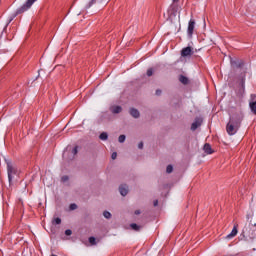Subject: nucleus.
Returning <instances> with one entry per match:
<instances>
[{"instance_id": "nucleus-23", "label": "nucleus", "mask_w": 256, "mask_h": 256, "mask_svg": "<svg viewBox=\"0 0 256 256\" xmlns=\"http://www.w3.org/2000/svg\"><path fill=\"white\" fill-rule=\"evenodd\" d=\"M78 149H79L78 146L74 147L73 150H72V154H73V155H77V153H79V150H78Z\"/></svg>"}, {"instance_id": "nucleus-8", "label": "nucleus", "mask_w": 256, "mask_h": 256, "mask_svg": "<svg viewBox=\"0 0 256 256\" xmlns=\"http://www.w3.org/2000/svg\"><path fill=\"white\" fill-rule=\"evenodd\" d=\"M237 233H238L237 225H234L231 233L226 236V239H233V237H236Z\"/></svg>"}, {"instance_id": "nucleus-27", "label": "nucleus", "mask_w": 256, "mask_h": 256, "mask_svg": "<svg viewBox=\"0 0 256 256\" xmlns=\"http://www.w3.org/2000/svg\"><path fill=\"white\" fill-rule=\"evenodd\" d=\"M111 158L113 160L117 159V152H113L112 155H111Z\"/></svg>"}, {"instance_id": "nucleus-17", "label": "nucleus", "mask_w": 256, "mask_h": 256, "mask_svg": "<svg viewBox=\"0 0 256 256\" xmlns=\"http://www.w3.org/2000/svg\"><path fill=\"white\" fill-rule=\"evenodd\" d=\"M89 243H90L91 245H97V240L95 239V237L91 236V237L89 238Z\"/></svg>"}, {"instance_id": "nucleus-29", "label": "nucleus", "mask_w": 256, "mask_h": 256, "mask_svg": "<svg viewBox=\"0 0 256 256\" xmlns=\"http://www.w3.org/2000/svg\"><path fill=\"white\" fill-rule=\"evenodd\" d=\"M134 213L135 215H141V210H136Z\"/></svg>"}, {"instance_id": "nucleus-32", "label": "nucleus", "mask_w": 256, "mask_h": 256, "mask_svg": "<svg viewBox=\"0 0 256 256\" xmlns=\"http://www.w3.org/2000/svg\"><path fill=\"white\" fill-rule=\"evenodd\" d=\"M238 67H243V63H239V64H238Z\"/></svg>"}, {"instance_id": "nucleus-2", "label": "nucleus", "mask_w": 256, "mask_h": 256, "mask_svg": "<svg viewBox=\"0 0 256 256\" xmlns=\"http://www.w3.org/2000/svg\"><path fill=\"white\" fill-rule=\"evenodd\" d=\"M7 173L9 183H11L13 181V177H15V175H17L19 171L17 170V167L13 165V163L7 162Z\"/></svg>"}, {"instance_id": "nucleus-28", "label": "nucleus", "mask_w": 256, "mask_h": 256, "mask_svg": "<svg viewBox=\"0 0 256 256\" xmlns=\"http://www.w3.org/2000/svg\"><path fill=\"white\" fill-rule=\"evenodd\" d=\"M138 149H143V142H140V143L138 144Z\"/></svg>"}, {"instance_id": "nucleus-20", "label": "nucleus", "mask_w": 256, "mask_h": 256, "mask_svg": "<svg viewBox=\"0 0 256 256\" xmlns=\"http://www.w3.org/2000/svg\"><path fill=\"white\" fill-rule=\"evenodd\" d=\"M61 181L62 183H67V181H69V176L67 175L62 176Z\"/></svg>"}, {"instance_id": "nucleus-12", "label": "nucleus", "mask_w": 256, "mask_h": 256, "mask_svg": "<svg viewBox=\"0 0 256 256\" xmlns=\"http://www.w3.org/2000/svg\"><path fill=\"white\" fill-rule=\"evenodd\" d=\"M110 111L114 114H117V113H121V111H123V108H121V106H112L110 108Z\"/></svg>"}, {"instance_id": "nucleus-15", "label": "nucleus", "mask_w": 256, "mask_h": 256, "mask_svg": "<svg viewBox=\"0 0 256 256\" xmlns=\"http://www.w3.org/2000/svg\"><path fill=\"white\" fill-rule=\"evenodd\" d=\"M250 109L252 111V113H254V115H256V101L254 102H250Z\"/></svg>"}, {"instance_id": "nucleus-5", "label": "nucleus", "mask_w": 256, "mask_h": 256, "mask_svg": "<svg viewBox=\"0 0 256 256\" xmlns=\"http://www.w3.org/2000/svg\"><path fill=\"white\" fill-rule=\"evenodd\" d=\"M193 31H195V21L191 19L188 24V35L193 37Z\"/></svg>"}, {"instance_id": "nucleus-16", "label": "nucleus", "mask_w": 256, "mask_h": 256, "mask_svg": "<svg viewBox=\"0 0 256 256\" xmlns=\"http://www.w3.org/2000/svg\"><path fill=\"white\" fill-rule=\"evenodd\" d=\"M130 227L133 229V231H140L141 229V226L137 225L136 223H132Z\"/></svg>"}, {"instance_id": "nucleus-21", "label": "nucleus", "mask_w": 256, "mask_h": 256, "mask_svg": "<svg viewBox=\"0 0 256 256\" xmlns=\"http://www.w3.org/2000/svg\"><path fill=\"white\" fill-rule=\"evenodd\" d=\"M166 172L167 173H173V166L172 165H168L166 168Z\"/></svg>"}, {"instance_id": "nucleus-34", "label": "nucleus", "mask_w": 256, "mask_h": 256, "mask_svg": "<svg viewBox=\"0 0 256 256\" xmlns=\"http://www.w3.org/2000/svg\"><path fill=\"white\" fill-rule=\"evenodd\" d=\"M13 19H15V17L13 16V18H10V21H13Z\"/></svg>"}, {"instance_id": "nucleus-24", "label": "nucleus", "mask_w": 256, "mask_h": 256, "mask_svg": "<svg viewBox=\"0 0 256 256\" xmlns=\"http://www.w3.org/2000/svg\"><path fill=\"white\" fill-rule=\"evenodd\" d=\"M54 223L55 225H61V218H55Z\"/></svg>"}, {"instance_id": "nucleus-30", "label": "nucleus", "mask_w": 256, "mask_h": 256, "mask_svg": "<svg viewBox=\"0 0 256 256\" xmlns=\"http://www.w3.org/2000/svg\"><path fill=\"white\" fill-rule=\"evenodd\" d=\"M157 205H159V201H158V200H155V201H154V207H157Z\"/></svg>"}, {"instance_id": "nucleus-11", "label": "nucleus", "mask_w": 256, "mask_h": 256, "mask_svg": "<svg viewBox=\"0 0 256 256\" xmlns=\"http://www.w3.org/2000/svg\"><path fill=\"white\" fill-rule=\"evenodd\" d=\"M204 152L207 153V155H211L213 153V149L211 148V144L206 143L204 145Z\"/></svg>"}, {"instance_id": "nucleus-25", "label": "nucleus", "mask_w": 256, "mask_h": 256, "mask_svg": "<svg viewBox=\"0 0 256 256\" xmlns=\"http://www.w3.org/2000/svg\"><path fill=\"white\" fill-rule=\"evenodd\" d=\"M65 235H67L69 237V236L73 235V231H71V229H67L65 231Z\"/></svg>"}, {"instance_id": "nucleus-10", "label": "nucleus", "mask_w": 256, "mask_h": 256, "mask_svg": "<svg viewBox=\"0 0 256 256\" xmlns=\"http://www.w3.org/2000/svg\"><path fill=\"white\" fill-rule=\"evenodd\" d=\"M199 127H201V121L195 120L191 125V131H197Z\"/></svg>"}, {"instance_id": "nucleus-18", "label": "nucleus", "mask_w": 256, "mask_h": 256, "mask_svg": "<svg viewBox=\"0 0 256 256\" xmlns=\"http://www.w3.org/2000/svg\"><path fill=\"white\" fill-rule=\"evenodd\" d=\"M103 216L105 217V219H111V214L109 211H104Z\"/></svg>"}, {"instance_id": "nucleus-22", "label": "nucleus", "mask_w": 256, "mask_h": 256, "mask_svg": "<svg viewBox=\"0 0 256 256\" xmlns=\"http://www.w3.org/2000/svg\"><path fill=\"white\" fill-rule=\"evenodd\" d=\"M69 209H70V211H75V209H77V204H75V203L70 204Z\"/></svg>"}, {"instance_id": "nucleus-31", "label": "nucleus", "mask_w": 256, "mask_h": 256, "mask_svg": "<svg viewBox=\"0 0 256 256\" xmlns=\"http://www.w3.org/2000/svg\"><path fill=\"white\" fill-rule=\"evenodd\" d=\"M156 95H161V90H156Z\"/></svg>"}, {"instance_id": "nucleus-26", "label": "nucleus", "mask_w": 256, "mask_h": 256, "mask_svg": "<svg viewBox=\"0 0 256 256\" xmlns=\"http://www.w3.org/2000/svg\"><path fill=\"white\" fill-rule=\"evenodd\" d=\"M148 77H151L153 75V68H150L147 70Z\"/></svg>"}, {"instance_id": "nucleus-7", "label": "nucleus", "mask_w": 256, "mask_h": 256, "mask_svg": "<svg viewBox=\"0 0 256 256\" xmlns=\"http://www.w3.org/2000/svg\"><path fill=\"white\" fill-rule=\"evenodd\" d=\"M103 1L105 0H91L85 7V9H91V7H93V5L97 4V5H101V3H103Z\"/></svg>"}, {"instance_id": "nucleus-13", "label": "nucleus", "mask_w": 256, "mask_h": 256, "mask_svg": "<svg viewBox=\"0 0 256 256\" xmlns=\"http://www.w3.org/2000/svg\"><path fill=\"white\" fill-rule=\"evenodd\" d=\"M179 81L180 83H182L183 85H189V78H187L186 76L184 75H181L179 77Z\"/></svg>"}, {"instance_id": "nucleus-3", "label": "nucleus", "mask_w": 256, "mask_h": 256, "mask_svg": "<svg viewBox=\"0 0 256 256\" xmlns=\"http://www.w3.org/2000/svg\"><path fill=\"white\" fill-rule=\"evenodd\" d=\"M35 1H37V0H27V2L24 5H22L20 8H18L16 10L14 17L25 13V11H29V9H31V7L33 6V3H35Z\"/></svg>"}, {"instance_id": "nucleus-14", "label": "nucleus", "mask_w": 256, "mask_h": 256, "mask_svg": "<svg viewBox=\"0 0 256 256\" xmlns=\"http://www.w3.org/2000/svg\"><path fill=\"white\" fill-rule=\"evenodd\" d=\"M99 139H101V141H107V139H109V135L107 132H102L99 136Z\"/></svg>"}, {"instance_id": "nucleus-9", "label": "nucleus", "mask_w": 256, "mask_h": 256, "mask_svg": "<svg viewBox=\"0 0 256 256\" xmlns=\"http://www.w3.org/2000/svg\"><path fill=\"white\" fill-rule=\"evenodd\" d=\"M130 115H132L134 117V119H139L141 114L139 113V110H137L135 108H131Z\"/></svg>"}, {"instance_id": "nucleus-33", "label": "nucleus", "mask_w": 256, "mask_h": 256, "mask_svg": "<svg viewBox=\"0 0 256 256\" xmlns=\"http://www.w3.org/2000/svg\"><path fill=\"white\" fill-rule=\"evenodd\" d=\"M173 3H179V0H173Z\"/></svg>"}, {"instance_id": "nucleus-1", "label": "nucleus", "mask_w": 256, "mask_h": 256, "mask_svg": "<svg viewBox=\"0 0 256 256\" xmlns=\"http://www.w3.org/2000/svg\"><path fill=\"white\" fill-rule=\"evenodd\" d=\"M243 118L244 116L241 112L236 113L230 117V120L226 125V132L228 135H235L239 131V127H241Z\"/></svg>"}, {"instance_id": "nucleus-35", "label": "nucleus", "mask_w": 256, "mask_h": 256, "mask_svg": "<svg viewBox=\"0 0 256 256\" xmlns=\"http://www.w3.org/2000/svg\"><path fill=\"white\" fill-rule=\"evenodd\" d=\"M13 19H15V17L13 16V18H10V21H13Z\"/></svg>"}, {"instance_id": "nucleus-6", "label": "nucleus", "mask_w": 256, "mask_h": 256, "mask_svg": "<svg viewBox=\"0 0 256 256\" xmlns=\"http://www.w3.org/2000/svg\"><path fill=\"white\" fill-rule=\"evenodd\" d=\"M119 191H120V195H122V197H125L127 193H129V187L123 184L119 187Z\"/></svg>"}, {"instance_id": "nucleus-19", "label": "nucleus", "mask_w": 256, "mask_h": 256, "mask_svg": "<svg viewBox=\"0 0 256 256\" xmlns=\"http://www.w3.org/2000/svg\"><path fill=\"white\" fill-rule=\"evenodd\" d=\"M125 139H126L125 135H120V136L118 137L119 143H125Z\"/></svg>"}, {"instance_id": "nucleus-4", "label": "nucleus", "mask_w": 256, "mask_h": 256, "mask_svg": "<svg viewBox=\"0 0 256 256\" xmlns=\"http://www.w3.org/2000/svg\"><path fill=\"white\" fill-rule=\"evenodd\" d=\"M193 55V48L191 46L185 47L181 50V57H191Z\"/></svg>"}]
</instances>
